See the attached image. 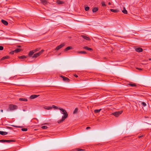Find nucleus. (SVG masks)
I'll use <instances>...</instances> for the list:
<instances>
[{"instance_id":"1","label":"nucleus","mask_w":151,"mask_h":151,"mask_svg":"<svg viewBox=\"0 0 151 151\" xmlns=\"http://www.w3.org/2000/svg\"><path fill=\"white\" fill-rule=\"evenodd\" d=\"M59 109L61 111V114H63V116L62 119L58 121V123H60L62 122L68 116V114L66 111L62 108H59Z\"/></svg>"},{"instance_id":"2","label":"nucleus","mask_w":151,"mask_h":151,"mask_svg":"<svg viewBox=\"0 0 151 151\" xmlns=\"http://www.w3.org/2000/svg\"><path fill=\"white\" fill-rule=\"evenodd\" d=\"M17 106L16 105L10 104L9 105V108L7 110L8 111H13L17 109Z\"/></svg>"},{"instance_id":"3","label":"nucleus","mask_w":151,"mask_h":151,"mask_svg":"<svg viewBox=\"0 0 151 151\" xmlns=\"http://www.w3.org/2000/svg\"><path fill=\"white\" fill-rule=\"evenodd\" d=\"M44 50H42L41 51L38 53L34 54L32 57L36 58L40 56L44 51Z\"/></svg>"},{"instance_id":"4","label":"nucleus","mask_w":151,"mask_h":151,"mask_svg":"<svg viewBox=\"0 0 151 151\" xmlns=\"http://www.w3.org/2000/svg\"><path fill=\"white\" fill-rule=\"evenodd\" d=\"M123 111H122L115 112L112 113V114L114 116L117 117L122 114Z\"/></svg>"},{"instance_id":"5","label":"nucleus","mask_w":151,"mask_h":151,"mask_svg":"<svg viewBox=\"0 0 151 151\" xmlns=\"http://www.w3.org/2000/svg\"><path fill=\"white\" fill-rule=\"evenodd\" d=\"M64 45L65 44L64 43L61 44L56 47L55 48V50H58L60 49L62 47H63Z\"/></svg>"},{"instance_id":"6","label":"nucleus","mask_w":151,"mask_h":151,"mask_svg":"<svg viewBox=\"0 0 151 151\" xmlns=\"http://www.w3.org/2000/svg\"><path fill=\"white\" fill-rule=\"evenodd\" d=\"M60 77L63 78V80L64 81L69 82L70 81V80L67 77H65L63 76H61Z\"/></svg>"},{"instance_id":"7","label":"nucleus","mask_w":151,"mask_h":151,"mask_svg":"<svg viewBox=\"0 0 151 151\" xmlns=\"http://www.w3.org/2000/svg\"><path fill=\"white\" fill-rule=\"evenodd\" d=\"M39 95H33L30 96V98L31 99H34L37 97H38Z\"/></svg>"},{"instance_id":"8","label":"nucleus","mask_w":151,"mask_h":151,"mask_svg":"<svg viewBox=\"0 0 151 151\" xmlns=\"http://www.w3.org/2000/svg\"><path fill=\"white\" fill-rule=\"evenodd\" d=\"M35 51L33 50L30 51L29 52L28 55L29 57H31L32 55L33 54L35 53Z\"/></svg>"},{"instance_id":"9","label":"nucleus","mask_w":151,"mask_h":151,"mask_svg":"<svg viewBox=\"0 0 151 151\" xmlns=\"http://www.w3.org/2000/svg\"><path fill=\"white\" fill-rule=\"evenodd\" d=\"M135 50L137 52H140L142 51L143 50L141 48L139 47L135 49Z\"/></svg>"},{"instance_id":"10","label":"nucleus","mask_w":151,"mask_h":151,"mask_svg":"<svg viewBox=\"0 0 151 151\" xmlns=\"http://www.w3.org/2000/svg\"><path fill=\"white\" fill-rule=\"evenodd\" d=\"M81 36L84 39H86V40H90V38L89 37H87L85 35H82Z\"/></svg>"},{"instance_id":"11","label":"nucleus","mask_w":151,"mask_h":151,"mask_svg":"<svg viewBox=\"0 0 151 151\" xmlns=\"http://www.w3.org/2000/svg\"><path fill=\"white\" fill-rule=\"evenodd\" d=\"M8 133L6 132L0 131V134L2 135H5L7 134Z\"/></svg>"},{"instance_id":"12","label":"nucleus","mask_w":151,"mask_h":151,"mask_svg":"<svg viewBox=\"0 0 151 151\" xmlns=\"http://www.w3.org/2000/svg\"><path fill=\"white\" fill-rule=\"evenodd\" d=\"M83 49H85V50H91V51H93V50L91 48H90V47H88L87 46H85V47H83Z\"/></svg>"},{"instance_id":"13","label":"nucleus","mask_w":151,"mask_h":151,"mask_svg":"<svg viewBox=\"0 0 151 151\" xmlns=\"http://www.w3.org/2000/svg\"><path fill=\"white\" fill-rule=\"evenodd\" d=\"M1 22L5 25H7L8 24V22L6 20H1Z\"/></svg>"},{"instance_id":"14","label":"nucleus","mask_w":151,"mask_h":151,"mask_svg":"<svg viewBox=\"0 0 151 151\" xmlns=\"http://www.w3.org/2000/svg\"><path fill=\"white\" fill-rule=\"evenodd\" d=\"M110 10L111 12H114V13H117L119 12V11L118 9H110Z\"/></svg>"},{"instance_id":"15","label":"nucleus","mask_w":151,"mask_h":151,"mask_svg":"<svg viewBox=\"0 0 151 151\" xmlns=\"http://www.w3.org/2000/svg\"><path fill=\"white\" fill-rule=\"evenodd\" d=\"M73 49V47L71 46H68L66 48H65V51H67L68 50L72 49Z\"/></svg>"},{"instance_id":"16","label":"nucleus","mask_w":151,"mask_h":151,"mask_svg":"<svg viewBox=\"0 0 151 151\" xmlns=\"http://www.w3.org/2000/svg\"><path fill=\"white\" fill-rule=\"evenodd\" d=\"M56 2L58 4H62L64 3L63 1L59 0H58Z\"/></svg>"},{"instance_id":"17","label":"nucleus","mask_w":151,"mask_h":151,"mask_svg":"<svg viewBox=\"0 0 151 151\" xmlns=\"http://www.w3.org/2000/svg\"><path fill=\"white\" fill-rule=\"evenodd\" d=\"M19 100L20 101H27V99L26 98H20L19 99Z\"/></svg>"},{"instance_id":"18","label":"nucleus","mask_w":151,"mask_h":151,"mask_svg":"<svg viewBox=\"0 0 151 151\" xmlns=\"http://www.w3.org/2000/svg\"><path fill=\"white\" fill-rule=\"evenodd\" d=\"M98 9H99L98 7H95L93 9L92 11L93 12H95L98 11Z\"/></svg>"},{"instance_id":"19","label":"nucleus","mask_w":151,"mask_h":151,"mask_svg":"<svg viewBox=\"0 0 151 151\" xmlns=\"http://www.w3.org/2000/svg\"><path fill=\"white\" fill-rule=\"evenodd\" d=\"M22 50L21 49L17 48V49H16L14 50V51L15 52L17 53V52H20Z\"/></svg>"},{"instance_id":"20","label":"nucleus","mask_w":151,"mask_h":151,"mask_svg":"<svg viewBox=\"0 0 151 151\" xmlns=\"http://www.w3.org/2000/svg\"><path fill=\"white\" fill-rule=\"evenodd\" d=\"M15 141L13 140H5L4 142H7L9 143L10 142H14Z\"/></svg>"},{"instance_id":"21","label":"nucleus","mask_w":151,"mask_h":151,"mask_svg":"<svg viewBox=\"0 0 151 151\" xmlns=\"http://www.w3.org/2000/svg\"><path fill=\"white\" fill-rule=\"evenodd\" d=\"M41 1L43 4H46L47 3V0H41Z\"/></svg>"},{"instance_id":"22","label":"nucleus","mask_w":151,"mask_h":151,"mask_svg":"<svg viewBox=\"0 0 151 151\" xmlns=\"http://www.w3.org/2000/svg\"><path fill=\"white\" fill-rule=\"evenodd\" d=\"M124 9L122 11V12L124 14H127V10L125 9V8L124 7L123 8Z\"/></svg>"},{"instance_id":"23","label":"nucleus","mask_w":151,"mask_h":151,"mask_svg":"<svg viewBox=\"0 0 151 151\" xmlns=\"http://www.w3.org/2000/svg\"><path fill=\"white\" fill-rule=\"evenodd\" d=\"M101 110V109H95L94 110V112L95 113H99Z\"/></svg>"},{"instance_id":"24","label":"nucleus","mask_w":151,"mask_h":151,"mask_svg":"<svg viewBox=\"0 0 151 151\" xmlns=\"http://www.w3.org/2000/svg\"><path fill=\"white\" fill-rule=\"evenodd\" d=\"M9 58V56H4V57H2L1 59V60H3L6 59H8Z\"/></svg>"},{"instance_id":"25","label":"nucleus","mask_w":151,"mask_h":151,"mask_svg":"<svg viewBox=\"0 0 151 151\" xmlns=\"http://www.w3.org/2000/svg\"><path fill=\"white\" fill-rule=\"evenodd\" d=\"M27 57V56H25V55H22L18 57V58L19 59H24L26 58Z\"/></svg>"},{"instance_id":"26","label":"nucleus","mask_w":151,"mask_h":151,"mask_svg":"<svg viewBox=\"0 0 151 151\" xmlns=\"http://www.w3.org/2000/svg\"><path fill=\"white\" fill-rule=\"evenodd\" d=\"M78 53L80 54H86L87 52H86L85 51H79L78 52Z\"/></svg>"},{"instance_id":"27","label":"nucleus","mask_w":151,"mask_h":151,"mask_svg":"<svg viewBox=\"0 0 151 151\" xmlns=\"http://www.w3.org/2000/svg\"><path fill=\"white\" fill-rule=\"evenodd\" d=\"M78 110V109L77 108H76L73 111V114H76Z\"/></svg>"},{"instance_id":"28","label":"nucleus","mask_w":151,"mask_h":151,"mask_svg":"<svg viewBox=\"0 0 151 151\" xmlns=\"http://www.w3.org/2000/svg\"><path fill=\"white\" fill-rule=\"evenodd\" d=\"M76 150L78 151H85V149H80L79 148H76Z\"/></svg>"},{"instance_id":"29","label":"nucleus","mask_w":151,"mask_h":151,"mask_svg":"<svg viewBox=\"0 0 151 151\" xmlns=\"http://www.w3.org/2000/svg\"><path fill=\"white\" fill-rule=\"evenodd\" d=\"M52 108V107L51 106H47V107L46 108H45V109H46L47 110H50Z\"/></svg>"},{"instance_id":"30","label":"nucleus","mask_w":151,"mask_h":151,"mask_svg":"<svg viewBox=\"0 0 151 151\" xmlns=\"http://www.w3.org/2000/svg\"><path fill=\"white\" fill-rule=\"evenodd\" d=\"M41 128L43 129H46L47 128V127L46 126H43Z\"/></svg>"},{"instance_id":"31","label":"nucleus","mask_w":151,"mask_h":151,"mask_svg":"<svg viewBox=\"0 0 151 151\" xmlns=\"http://www.w3.org/2000/svg\"><path fill=\"white\" fill-rule=\"evenodd\" d=\"M21 130L22 131H26L27 130V129L26 128H23Z\"/></svg>"},{"instance_id":"32","label":"nucleus","mask_w":151,"mask_h":151,"mask_svg":"<svg viewBox=\"0 0 151 151\" xmlns=\"http://www.w3.org/2000/svg\"><path fill=\"white\" fill-rule=\"evenodd\" d=\"M101 4H102V6H106V5L105 4L104 2L103 1H102Z\"/></svg>"},{"instance_id":"33","label":"nucleus","mask_w":151,"mask_h":151,"mask_svg":"<svg viewBox=\"0 0 151 151\" xmlns=\"http://www.w3.org/2000/svg\"><path fill=\"white\" fill-rule=\"evenodd\" d=\"M40 49V48H37L35 50H33L35 51V52H36L38 51H39Z\"/></svg>"},{"instance_id":"34","label":"nucleus","mask_w":151,"mask_h":151,"mask_svg":"<svg viewBox=\"0 0 151 151\" xmlns=\"http://www.w3.org/2000/svg\"><path fill=\"white\" fill-rule=\"evenodd\" d=\"M52 108H53L54 109H58L57 107L56 106H55L54 105H52Z\"/></svg>"},{"instance_id":"35","label":"nucleus","mask_w":151,"mask_h":151,"mask_svg":"<svg viewBox=\"0 0 151 151\" xmlns=\"http://www.w3.org/2000/svg\"><path fill=\"white\" fill-rule=\"evenodd\" d=\"M142 105L144 106H145L146 105V104L144 102H142Z\"/></svg>"},{"instance_id":"36","label":"nucleus","mask_w":151,"mask_h":151,"mask_svg":"<svg viewBox=\"0 0 151 151\" xmlns=\"http://www.w3.org/2000/svg\"><path fill=\"white\" fill-rule=\"evenodd\" d=\"M89 7H86L85 8V10L86 11H88L89 10Z\"/></svg>"},{"instance_id":"37","label":"nucleus","mask_w":151,"mask_h":151,"mask_svg":"<svg viewBox=\"0 0 151 151\" xmlns=\"http://www.w3.org/2000/svg\"><path fill=\"white\" fill-rule=\"evenodd\" d=\"M14 52H15L14 51V50H13V51H12L11 52H9V54H11V55H13L14 54Z\"/></svg>"},{"instance_id":"38","label":"nucleus","mask_w":151,"mask_h":151,"mask_svg":"<svg viewBox=\"0 0 151 151\" xmlns=\"http://www.w3.org/2000/svg\"><path fill=\"white\" fill-rule=\"evenodd\" d=\"M129 85L130 86H136V85L134 84H132V83H130L129 84Z\"/></svg>"},{"instance_id":"39","label":"nucleus","mask_w":151,"mask_h":151,"mask_svg":"<svg viewBox=\"0 0 151 151\" xmlns=\"http://www.w3.org/2000/svg\"><path fill=\"white\" fill-rule=\"evenodd\" d=\"M4 47L2 46H0V50H3Z\"/></svg>"},{"instance_id":"40","label":"nucleus","mask_w":151,"mask_h":151,"mask_svg":"<svg viewBox=\"0 0 151 151\" xmlns=\"http://www.w3.org/2000/svg\"><path fill=\"white\" fill-rule=\"evenodd\" d=\"M5 140L4 139H1L0 140V142H4Z\"/></svg>"},{"instance_id":"41","label":"nucleus","mask_w":151,"mask_h":151,"mask_svg":"<svg viewBox=\"0 0 151 151\" xmlns=\"http://www.w3.org/2000/svg\"><path fill=\"white\" fill-rule=\"evenodd\" d=\"M136 69L138 70H142V69L141 68H136Z\"/></svg>"},{"instance_id":"42","label":"nucleus","mask_w":151,"mask_h":151,"mask_svg":"<svg viewBox=\"0 0 151 151\" xmlns=\"http://www.w3.org/2000/svg\"><path fill=\"white\" fill-rule=\"evenodd\" d=\"M90 128H90V127H86V129H90Z\"/></svg>"},{"instance_id":"43","label":"nucleus","mask_w":151,"mask_h":151,"mask_svg":"<svg viewBox=\"0 0 151 151\" xmlns=\"http://www.w3.org/2000/svg\"><path fill=\"white\" fill-rule=\"evenodd\" d=\"M74 76L76 77V78H77V77H78V76L77 75H76V74H75V75H74Z\"/></svg>"},{"instance_id":"44","label":"nucleus","mask_w":151,"mask_h":151,"mask_svg":"<svg viewBox=\"0 0 151 151\" xmlns=\"http://www.w3.org/2000/svg\"><path fill=\"white\" fill-rule=\"evenodd\" d=\"M17 47H21V46L20 45H17Z\"/></svg>"},{"instance_id":"45","label":"nucleus","mask_w":151,"mask_h":151,"mask_svg":"<svg viewBox=\"0 0 151 151\" xmlns=\"http://www.w3.org/2000/svg\"><path fill=\"white\" fill-rule=\"evenodd\" d=\"M143 137V135H141V136H139V138H140V137Z\"/></svg>"},{"instance_id":"46","label":"nucleus","mask_w":151,"mask_h":151,"mask_svg":"<svg viewBox=\"0 0 151 151\" xmlns=\"http://www.w3.org/2000/svg\"><path fill=\"white\" fill-rule=\"evenodd\" d=\"M108 4L109 5H110L111 4V3L110 2H109V3H108Z\"/></svg>"},{"instance_id":"47","label":"nucleus","mask_w":151,"mask_h":151,"mask_svg":"<svg viewBox=\"0 0 151 151\" xmlns=\"http://www.w3.org/2000/svg\"><path fill=\"white\" fill-rule=\"evenodd\" d=\"M1 111L2 112H3V110L2 109H1Z\"/></svg>"},{"instance_id":"48","label":"nucleus","mask_w":151,"mask_h":151,"mask_svg":"<svg viewBox=\"0 0 151 151\" xmlns=\"http://www.w3.org/2000/svg\"><path fill=\"white\" fill-rule=\"evenodd\" d=\"M23 111H26V110H25L24 109H23Z\"/></svg>"},{"instance_id":"49","label":"nucleus","mask_w":151,"mask_h":151,"mask_svg":"<svg viewBox=\"0 0 151 151\" xmlns=\"http://www.w3.org/2000/svg\"><path fill=\"white\" fill-rule=\"evenodd\" d=\"M14 127H17V126H13Z\"/></svg>"},{"instance_id":"50","label":"nucleus","mask_w":151,"mask_h":151,"mask_svg":"<svg viewBox=\"0 0 151 151\" xmlns=\"http://www.w3.org/2000/svg\"><path fill=\"white\" fill-rule=\"evenodd\" d=\"M149 60H151V59H149Z\"/></svg>"}]
</instances>
